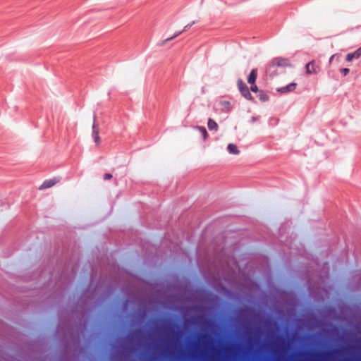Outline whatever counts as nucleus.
Segmentation results:
<instances>
[{"label":"nucleus","mask_w":361,"mask_h":361,"mask_svg":"<svg viewBox=\"0 0 361 361\" xmlns=\"http://www.w3.org/2000/svg\"><path fill=\"white\" fill-rule=\"evenodd\" d=\"M238 87L239 91L240 92V93L243 97H245L247 100L252 99V96L250 92V90H249L248 87L242 80H238Z\"/></svg>","instance_id":"f257e3e1"},{"label":"nucleus","mask_w":361,"mask_h":361,"mask_svg":"<svg viewBox=\"0 0 361 361\" xmlns=\"http://www.w3.org/2000/svg\"><path fill=\"white\" fill-rule=\"evenodd\" d=\"M289 65L288 60L283 58H275L269 64L268 70L270 71L274 66L284 67Z\"/></svg>","instance_id":"f03ea898"},{"label":"nucleus","mask_w":361,"mask_h":361,"mask_svg":"<svg viewBox=\"0 0 361 361\" xmlns=\"http://www.w3.org/2000/svg\"><path fill=\"white\" fill-rule=\"evenodd\" d=\"M59 182V179L56 178H54L53 179L45 180L42 183V184L39 187V190H45L47 188H50L53 187L54 185H55Z\"/></svg>","instance_id":"7ed1b4c3"},{"label":"nucleus","mask_w":361,"mask_h":361,"mask_svg":"<svg viewBox=\"0 0 361 361\" xmlns=\"http://www.w3.org/2000/svg\"><path fill=\"white\" fill-rule=\"evenodd\" d=\"M319 67L315 64L314 61H312L306 65V73L308 75L317 74Z\"/></svg>","instance_id":"20e7f679"},{"label":"nucleus","mask_w":361,"mask_h":361,"mask_svg":"<svg viewBox=\"0 0 361 361\" xmlns=\"http://www.w3.org/2000/svg\"><path fill=\"white\" fill-rule=\"evenodd\" d=\"M92 137L97 146L100 145V137L99 135V128L96 124L95 118H94V123L92 126Z\"/></svg>","instance_id":"39448f33"},{"label":"nucleus","mask_w":361,"mask_h":361,"mask_svg":"<svg viewBox=\"0 0 361 361\" xmlns=\"http://www.w3.org/2000/svg\"><path fill=\"white\" fill-rule=\"evenodd\" d=\"M297 84L292 82L286 87L277 89V91L281 93H286L293 91L296 88Z\"/></svg>","instance_id":"423d86ee"},{"label":"nucleus","mask_w":361,"mask_h":361,"mask_svg":"<svg viewBox=\"0 0 361 361\" xmlns=\"http://www.w3.org/2000/svg\"><path fill=\"white\" fill-rule=\"evenodd\" d=\"M195 23V21H193L192 23H190V24H188V25H185L183 31L178 32L176 33L173 36H172V37H169V38L166 39L165 40H164V41L161 42V45H164V44H166L168 42H169V41L172 40L173 39H174L175 37H178V36L179 35H180L183 31H185L188 27H191L192 25H193Z\"/></svg>","instance_id":"0eeeda50"},{"label":"nucleus","mask_w":361,"mask_h":361,"mask_svg":"<svg viewBox=\"0 0 361 361\" xmlns=\"http://www.w3.org/2000/svg\"><path fill=\"white\" fill-rule=\"evenodd\" d=\"M361 56V47L357 49L353 53H350L346 55V61H351L354 59H358Z\"/></svg>","instance_id":"6e6552de"},{"label":"nucleus","mask_w":361,"mask_h":361,"mask_svg":"<svg viewBox=\"0 0 361 361\" xmlns=\"http://www.w3.org/2000/svg\"><path fill=\"white\" fill-rule=\"evenodd\" d=\"M257 76V71L256 69H252L247 76V82L248 83L253 85L255 84Z\"/></svg>","instance_id":"1a4fd4ad"},{"label":"nucleus","mask_w":361,"mask_h":361,"mask_svg":"<svg viewBox=\"0 0 361 361\" xmlns=\"http://www.w3.org/2000/svg\"><path fill=\"white\" fill-rule=\"evenodd\" d=\"M227 149L229 153L233 154H238L240 153V151L238 149V147L232 143H230L228 145Z\"/></svg>","instance_id":"9d476101"},{"label":"nucleus","mask_w":361,"mask_h":361,"mask_svg":"<svg viewBox=\"0 0 361 361\" xmlns=\"http://www.w3.org/2000/svg\"><path fill=\"white\" fill-rule=\"evenodd\" d=\"M195 129L200 132L203 140H206L208 137V133H207L206 128L203 126H197V127H195Z\"/></svg>","instance_id":"9b49d317"},{"label":"nucleus","mask_w":361,"mask_h":361,"mask_svg":"<svg viewBox=\"0 0 361 361\" xmlns=\"http://www.w3.org/2000/svg\"><path fill=\"white\" fill-rule=\"evenodd\" d=\"M207 126L210 130H218V124L216 123L215 121H214L212 118L208 119Z\"/></svg>","instance_id":"f8f14e48"},{"label":"nucleus","mask_w":361,"mask_h":361,"mask_svg":"<svg viewBox=\"0 0 361 361\" xmlns=\"http://www.w3.org/2000/svg\"><path fill=\"white\" fill-rule=\"evenodd\" d=\"M259 97H260V99L262 101H267L269 99V97L266 94L262 93V92L260 93Z\"/></svg>","instance_id":"ddd939ff"},{"label":"nucleus","mask_w":361,"mask_h":361,"mask_svg":"<svg viewBox=\"0 0 361 361\" xmlns=\"http://www.w3.org/2000/svg\"><path fill=\"white\" fill-rule=\"evenodd\" d=\"M350 70L347 68H341V72L344 75H346L347 74H348Z\"/></svg>","instance_id":"4468645a"},{"label":"nucleus","mask_w":361,"mask_h":361,"mask_svg":"<svg viewBox=\"0 0 361 361\" xmlns=\"http://www.w3.org/2000/svg\"><path fill=\"white\" fill-rule=\"evenodd\" d=\"M251 91L253 92H258V87L256 85L253 84L251 86Z\"/></svg>","instance_id":"2eb2a0df"},{"label":"nucleus","mask_w":361,"mask_h":361,"mask_svg":"<svg viewBox=\"0 0 361 361\" xmlns=\"http://www.w3.org/2000/svg\"><path fill=\"white\" fill-rule=\"evenodd\" d=\"M104 180H110L112 178V175L111 173H105L104 176Z\"/></svg>","instance_id":"dca6fc26"},{"label":"nucleus","mask_w":361,"mask_h":361,"mask_svg":"<svg viewBox=\"0 0 361 361\" xmlns=\"http://www.w3.org/2000/svg\"><path fill=\"white\" fill-rule=\"evenodd\" d=\"M222 104L225 106H228L230 105V103L228 102H224Z\"/></svg>","instance_id":"f3484780"}]
</instances>
